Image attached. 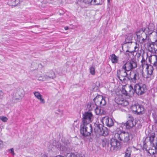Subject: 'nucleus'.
Masks as SVG:
<instances>
[{
    "label": "nucleus",
    "mask_w": 157,
    "mask_h": 157,
    "mask_svg": "<svg viewBox=\"0 0 157 157\" xmlns=\"http://www.w3.org/2000/svg\"><path fill=\"white\" fill-rule=\"evenodd\" d=\"M93 119V115L91 113L86 112L83 114L80 129V133L82 136L86 137L90 135L93 129L90 123L92 121Z\"/></svg>",
    "instance_id": "f257e3e1"
},
{
    "label": "nucleus",
    "mask_w": 157,
    "mask_h": 157,
    "mask_svg": "<svg viewBox=\"0 0 157 157\" xmlns=\"http://www.w3.org/2000/svg\"><path fill=\"white\" fill-rule=\"evenodd\" d=\"M131 134L127 132L118 131L115 134L114 137L124 143H128L130 140Z\"/></svg>",
    "instance_id": "f03ea898"
},
{
    "label": "nucleus",
    "mask_w": 157,
    "mask_h": 157,
    "mask_svg": "<svg viewBox=\"0 0 157 157\" xmlns=\"http://www.w3.org/2000/svg\"><path fill=\"white\" fill-rule=\"evenodd\" d=\"M105 127L101 124H95L94 125V132L97 135L105 136L108 134V132L105 130Z\"/></svg>",
    "instance_id": "7ed1b4c3"
},
{
    "label": "nucleus",
    "mask_w": 157,
    "mask_h": 157,
    "mask_svg": "<svg viewBox=\"0 0 157 157\" xmlns=\"http://www.w3.org/2000/svg\"><path fill=\"white\" fill-rule=\"evenodd\" d=\"M137 67V62L134 59L127 61L122 66L121 69L127 71L132 70Z\"/></svg>",
    "instance_id": "20e7f679"
},
{
    "label": "nucleus",
    "mask_w": 157,
    "mask_h": 157,
    "mask_svg": "<svg viewBox=\"0 0 157 157\" xmlns=\"http://www.w3.org/2000/svg\"><path fill=\"white\" fill-rule=\"evenodd\" d=\"M134 89L135 92L139 95L144 94L147 90L146 85L142 84H136Z\"/></svg>",
    "instance_id": "39448f33"
},
{
    "label": "nucleus",
    "mask_w": 157,
    "mask_h": 157,
    "mask_svg": "<svg viewBox=\"0 0 157 157\" xmlns=\"http://www.w3.org/2000/svg\"><path fill=\"white\" fill-rule=\"evenodd\" d=\"M140 78V74L139 72L134 71H131L129 74V75L127 77V78L130 82L134 83L138 82Z\"/></svg>",
    "instance_id": "423d86ee"
},
{
    "label": "nucleus",
    "mask_w": 157,
    "mask_h": 157,
    "mask_svg": "<svg viewBox=\"0 0 157 157\" xmlns=\"http://www.w3.org/2000/svg\"><path fill=\"white\" fill-rule=\"evenodd\" d=\"M117 139L115 138L110 140L109 144L108 145V147H110L111 150H117L120 148V143Z\"/></svg>",
    "instance_id": "0eeeda50"
},
{
    "label": "nucleus",
    "mask_w": 157,
    "mask_h": 157,
    "mask_svg": "<svg viewBox=\"0 0 157 157\" xmlns=\"http://www.w3.org/2000/svg\"><path fill=\"white\" fill-rule=\"evenodd\" d=\"M25 92L23 88L21 87L18 88L13 94V97L14 99H21L24 97Z\"/></svg>",
    "instance_id": "6e6552de"
},
{
    "label": "nucleus",
    "mask_w": 157,
    "mask_h": 157,
    "mask_svg": "<svg viewBox=\"0 0 157 157\" xmlns=\"http://www.w3.org/2000/svg\"><path fill=\"white\" fill-rule=\"evenodd\" d=\"M127 71L125 70L122 69L117 70V78L121 81H124L125 80V78H127L128 74L126 72Z\"/></svg>",
    "instance_id": "1a4fd4ad"
},
{
    "label": "nucleus",
    "mask_w": 157,
    "mask_h": 157,
    "mask_svg": "<svg viewBox=\"0 0 157 157\" xmlns=\"http://www.w3.org/2000/svg\"><path fill=\"white\" fill-rule=\"evenodd\" d=\"M140 32H137L136 33V35L137 36V38L140 43L142 44L146 42L147 39V35L144 31H142L140 33Z\"/></svg>",
    "instance_id": "9d476101"
},
{
    "label": "nucleus",
    "mask_w": 157,
    "mask_h": 157,
    "mask_svg": "<svg viewBox=\"0 0 157 157\" xmlns=\"http://www.w3.org/2000/svg\"><path fill=\"white\" fill-rule=\"evenodd\" d=\"M102 121L104 124H105L109 127H111L114 125V122L113 120L107 116L103 117Z\"/></svg>",
    "instance_id": "9b49d317"
},
{
    "label": "nucleus",
    "mask_w": 157,
    "mask_h": 157,
    "mask_svg": "<svg viewBox=\"0 0 157 157\" xmlns=\"http://www.w3.org/2000/svg\"><path fill=\"white\" fill-rule=\"evenodd\" d=\"M87 108L90 111L93 109H95V112L97 115H101L102 113V110H101L100 109L98 108L96 105L93 103H91L87 105Z\"/></svg>",
    "instance_id": "f8f14e48"
},
{
    "label": "nucleus",
    "mask_w": 157,
    "mask_h": 157,
    "mask_svg": "<svg viewBox=\"0 0 157 157\" xmlns=\"http://www.w3.org/2000/svg\"><path fill=\"white\" fill-rule=\"evenodd\" d=\"M129 119L125 123L126 128L129 129L133 127L136 124V120H134L132 116H129Z\"/></svg>",
    "instance_id": "ddd939ff"
},
{
    "label": "nucleus",
    "mask_w": 157,
    "mask_h": 157,
    "mask_svg": "<svg viewBox=\"0 0 157 157\" xmlns=\"http://www.w3.org/2000/svg\"><path fill=\"white\" fill-rule=\"evenodd\" d=\"M149 62L153 64L154 67L156 68L157 67V56L153 55L150 56L149 59Z\"/></svg>",
    "instance_id": "4468645a"
},
{
    "label": "nucleus",
    "mask_w": 157,
    "mask_h": 157,
    "mask_svg": "<svg viewBox=\"0 0 157 157\" xmlns=\"http://www.w3.org/2000/svg\"><path fill=\"white\" fill-rule=\"evenodd\" d=\"M155 133H151L149 137V141L151 146L154 147L155 149H157V143L156 142L155 143L153 142L155 137Z\"/></svg>",
    "instance_id": "2eb2a0df"
},
{
    "label": "nucleus",
    "mask_w": 157,
    "mask_h": 157,
    "mask_svg": "<svg viewBox=\"0 0 157 157\" xmlns=\"http://www.w3.org/2000/svg\"><path fill=\"white\" fill-rule=\"evenodd\" d=\"M45 75L47 81H49L51 79H53L56 77L55 72L52 71H50L47 73Z\"/></svg>",
    "instance_id": "dca6fc26"
},
{
    "label": "nucleus",
    "mask_w": 157,
    "mask_h": 157,
    "mask_svg": "<svg viewBox=\"0 0 157 157\" xmlns=\"http://www.w3.org/2000/svg\"><path fill=\"white\" fill-rule=\"evenodd\" d=\"M33 94L38 99L40 100V103L44 104L45 102L44 99L42 98V96L40 94L38 91H35L33 92Z\"/></svg>",
    "instance_id": "f3484780"
},
{
    "label": "nucleus",
    "mask_w": 157,
    "mask_h": 157,
    "mask_svg": "<svg viewBox=\"0 0 157 157\" xmlns=\"http://www.w3.org/2000/svg\"><path fill=\"white\" fill-rule=\"evenodd\" d=\"M133 38V35L132 33H128L125 36V44L132 43L131 41Z\"/></svg>",
    "instance_id": "a211bd4d"
},
{
    "label": "nucleus",
    "mask_w": 157,
    "mask_h": 157,
    "mask_svg": "<svg viewBox=\"0 0 157 157\" xmlns=\"http://www.w3.org/2000/svg\"><path fill=\"white\" fill-rule=\"evenodd\" d=\"M102 99V96H97L94 98V101L95 103V105L97 106L100 105L101 101Z\"/></svg>",
    "instance_id": "6ab92c4d"
},
{
    "label": "nucleus",
    "mask_w": 157,
    "mask_h": 157,
    "mask_svg": "<svg viewBox=\"0 0 157 157\" xmlns=\"http://www.w3.org/2000/svg\"><path fill=\"white\" fill-rule=\"evenodd\" d=\"M138 106L137 108H136L137 111L136 114L138 115L142 114V112H143L144 110V108L143 106L140 105L139 104H138Z\"/></svg>",
    "instance_id": "aec40b11"
},
{
    "label": "nucleus",
    "mask_w": 157,
    "mask_h": 157,
    "mask_svg": "<svg viewBox=\"0 0 157 157\" xmlns=\"http://www.w3.org/2000/svg\"><path fill=\"white\" fill-rule=\"evenodd\" d=\"M111 59L112 63H117L118 61V57L116 56L114 54H112L110 56Z\"/></svg>",
    "instance_id": "412c9836"
},
{
    "label": "nucleus",
    "mask_w": 157,
    "mask_h": 157,
    "mask_svg": "<svg viewBox=\"0 0 157 157\" xmlns=\"http://www.w3.org/2000/svg\"><path fill=\"white\" fill-rule=\"evenodd\" d=\"M146 68L147 70L148 74L151 75L153 73V70H154L153 66L150 65L148 66H147Z\"/></svg>",
    "instance_id": "4be33fe9"
},
{
    "label": "nucleus",
    "mask_w": 157,
    "mask_h": 157,
    "mask_svg": "<svg viewBox=\"0 0 157 157\" xmlns=\"http://www.w3.org/2000/svg\"><path fill=\"white\" fill-rule=\"evenodd\" d=\"M141 62V67L142 68V69H143L145 67L146 68L147 66H148L149 65L147 64L146 61L144 58H143Z\"/></svg>",
    "instance_id": "5701e85b"
},
{
    "label": "nucleus",
    "mask_w": 157,
    "mask_h": 157,
    "mask_svg": "<svg viewBox=\"0 0 157 157\" xmlns=\"http://www.w3.org/2000/svg\"><path fill=\"white\" fill-rule=\"evenodd\" d=\"M131 152V148L130 147L128 148L125 151L124 157H130Z\"/></svg>",
    "instance_id": "b1692460"
},
{
    "label": "nucleus",
    "mask_w": 157,
    "mask_h": 157,
    "mask_svg": "<svg viewBox=\"0 0 157 157\" xmlns=\"http://www.w3.org/2000/svg\"><path fill=\"white\" fill-rule=\"evenodd\" d=\"M102 3V0H93L92 3H91V4L96 5L101 4Z\"/></svg>",
    "instance_id": "393cba45"
},
{
    "label": "nucleus",
    "mask_w": 157,
    "mask_h": 157,
    "mask_svg": "<svg viewBox=\"0 0 157 157\" xmlns=\"http://www.w3.org/2000/svg\"><path fill=\"white\" fill-rule=\"evenodd\" d=\"M139 104H137L133 105L131 107V109L133 113L136 114V111H137L136 108L138 107V105Z\"/></svg>",
    "instance_id": "a878e982"
},
{
    "label": "nucleus",
    "mask_w": 157,
    "mask_h": 157,
    "mask_svg": "<svg viewBox=\"0 0 157 157\" xmlns=\"http://www.w3.org/2000/svg\"><path fill=\"white\" fill-rule=\"evenodd\" d=\"M19 2V0H11V4L12 6H15L18 5Z\"/></svg>",
    "instance_id": "bb28decb"
},
{
    "label": "nucleus",
    "mask_w": 157,
    "mask_h": 157,
    "mask_svg": "<svg viewBox=\"0 0 157 157\" xmlns=\"http://www.w3.org/2000/svg\"><path fill=\"white\" fill-rule=\"evenodd\" d=\"M38 80L41 81H47V79H46V78L45 76V75L43 76H39L37 77Z\"/></svg>",
    "instance_id": "cd10ccee"
},
{
    "label": "nucleus",
    "mask_w": 157,
    "mask_h": 157,
    "mask_svg": "<svg viewBox=\"0 0 157 157\" xmlns=\"http://www.w3.org/2000/svg\"><path fill=\"white\" fill-rule=\"evenodd\" d=\"M102 144L103 147H105L106 145L108 146V145L109 144L108 143V142L106 139H103L102 140Z\"/></svg>",
    "instance_id": "c85d7f7f"
},
{
    "label": "nucleus",
    "mask_w": 157,
    "mask_h": 157,
    "mask_svg": "<svg viewBox=\"0 0 157 157\" xmlns=\"http://www.w3.org/2000/svg\"><path fill=\"white\" fill-rule=\"evenodd\" d=\"M106 104V102L105 99L103 98L102 96V99H101V104L100 106H103L105 105Z\"/></svg>",
    "instance_id": "c756f323"
},
{
    "label": "nucleus",
    "mask_w": 157,
    "mask_h": 157,
    "mask_svg": "<svg viewBox=\"0 0 157 157\" xmlns=\"http://www.w3.org/2000/svg\"><path fill=\"white\" fill-rule=\"evenodd\" d=\"M156 149L155 150L153 149H149L150 151H148V152L151 155L152 154L153 155L155 154L156 153Z\"/></svg>",
    "instance_id": "7c9ffc66"
},
{
    "label": "nucleus",
    "mask_w": 157,
    "mask_h": 157,
    "mask_svg": "<svg viewBox=\"0 0 157 157\" xmlns=\"http://www.w3.org/2000/svg\"><path fill=\"white\" fill-rule=\"evenodd\" d=\"M90 72L92 75H94L95 74V68L93 67H91L90 68Z\"/></svg>",
    "instance_id": "2f4dec72"
},
{
    "label": "nucleus",
    "mask_w": 157,
    "mask_h": 157,
    "mask_svg": "<svg viewBox=\"0 0 157 157\" xmlns=\"http://www.w3.org/2000/svg\"><path fill=\"white\" fill-rule=\"evenodd\" d=\"M0 119L1 120L4 122H6L8 120V118L4 116L0 117Z\"/></svg>",
    "instance_id": "473e14b6"
},
{
    "label": "nucleus",
    "mask_w": 157,
    "mask_h": 157,
    "mask_svg": "<svg viewBox=\"0 0 157 157\" xmlns=\"http://www.w3.org/2000/svg\"><path fill=\"white\" fill-rule=\"evenodd\" d=\"M4 92L0 89V99L2 100L4 97Z\"/></svg>",
    "instance_id": "72a5a7b5"
},
{
    "label": "nucleus",
    "mask_w": 157,
    "mask_h": 157,
    "mask_svg": "<svg viewBox=\"0 0 157 157\" xmlns=\"http://www.w3.org/2000/svg\"><path fill=\"white\" fill-rule=\"evenodd\" d=\"M3 147V141L0 139V149H1Z\"/></svg>",
    "instance_id": "f704fd0d"
},
{
    "label": "nucleus",
    "mask_w": 157,
    "mask_h": 157,
    "mask_svg": "<svg viewBox=\"0 0 157 157\" xmlns=\"http://www.w3.org/2000/svg\"><path fill=\"white\" fill-rule=\"evenodd\" d=\"M10 151L13 155H14V154L13 149V148H12L10 150Z\"/></svg>",
    "instance_id": "c9c22d12"
},
{
    "label": "nucleus",
    "mask_w": 157,
    "mask_h": 157,
    "mask_svg": "<svg viewBox=\"0 0 157 157\" xmlns=\"http://www.w3.org/2000/svg\"><path fill=\"white\" fill-rule=\"evenodd\" d=\"M86 2H87L88 4L90 3L91 4V3H92V2H93V0H85Z\"/></svg>",
    "instance_id": "e433bc0d"
},
{
    "label": "nucleus",
    "mask_w": 157,
    "mask_h": 157,
    "mask_svg": "<svg viewBox=\"0 0 157 157\" xmlns=\"http://www.w3.org/2000/svg\"><path fill=\"white\" fill-rule=\"evenodd\" d=\"M68 157H76V155L74 154H71Z\"/></svg>",
    "instance_id": "4c0bfd02"
},
{
    "label": "nucleus",
    "mask_w": 157,
    "mask_h": 157,
    "mask_svg": "<svg viewBox=\"0 0 157 157\" xmlns=\"http://www.w3.org/2000/svg\"><path fill=\"white\" fill-rule=\"evenodd\" d=\"M60 146H61V145L60 144H58V145L57 146H56V147H57V148H59V147H60Z\"/></svg>",
    "instance_id": "58836bf2"
},
{
    "label": "nucleus",
    "mask_w": 157,
    "mask_h": 157,
    "mask_svg": "<svg viewBox=\"0 0 157 157\" xmlns=\"http://www.w3.org/2000/svg\"><path fill=\"white\" fill-rule=\"evenodd\" d=\"M124 94L126 95H127L128 94V92L125 90V93H124Z\"/></svg>",
    "instance_id": "ea45409f"
},
{
    "label": "nucleus",
    "mask_w": 157,
    "mask_h": 157,
    "mask_svg": "<svg viewBox=\"0 0 157 157\" xmlns=\"http://www.w3.org/2000/svg\"><path fill=\"white\" fill-rule=\"evenodd\" d=\"M56 157H64L63 156H61V155H58L57 156H56Z\"/></svg>",
    "instance_id": "a19ab883"
},
{
    "label": "nucleus",
    "mask_w": 157,
    "mask_h": 157,
    "mask_svg": "<svg viewBox=\"0 0 157 157\" xmlns=\"http://www.w3.org/2000/svg\"><path fill=\"white\" fill-rule=\"evenodd\" d=\"M64 29L65 30H67L68 29V27H66L64 28Z\"/></svg>",
    "instance_id": "79ce46f5"
},
{
    "label": "nucleus",
    "mask_w": 157,
    "mask_h": 157,
    "mask_svg": "<svg viewBox=\"0 0 157 157\" xmlns=\"http://www.w3.org/2000/svg\"><path fill=\"white\" fill-rule=\"evenodd\" d=\"M157 41V40H155V42H154V43H153L154 44H157V43H156Z\"/></svg>",
    "instance_id": "37998d69"
},
{
    "label": "nucleus",
    "mask_w": 157,
    "mask_h": 157,
    "mask_svg": "<svg viewBox=\"0 0 157 157\" xmlns=\"http://www.w3.org/2000/svg\"><path fill=\"white\" fill-rule=\"evenodd\" d=\"M96 85L97 84H98V86H97L98 87V86H99V82H96Z\"/></svg>",
    "instance_id": "c03bdc74"
},
{
    "label": "nucleus",
    "mask_w": 157,
    "mask_h": 157,
    "mask_svg": "<svg viewBox=\"0 0 157 157\" xmlns=\"http://www.w3.org/2000/svg\"><path fill=\"white\" fill-rule=\"evenodd\" d=\"M129 87H130V89H133V87H132V86H131V85H130V86H129Z\"/></svg>",
    "instance_id": "a18cd8bd"
},
{
    "label": "nucleus",
    "mask_w": 157,
    "mask_h": 157,
    "mask_svg": "<svg viewBox=\"0 0 157 157\" xmlns=\"http://www.w3.org/2000/svg\"><path fill=\"white\" fill-rule=\"evenodd\" d=\"M110 0H107V1L109 4L110 3Z\"/></svg>",
    "instance_id": "49530a36"
},
{
    "label": "nucleus",
    "mask_w": 157,
    "mask_h": 157,
    "mask_svg": "<svg viewBox=\"0 0 157 157\" xmlns=\"http://www.w3.org/2000/svg\"><path fill=\"white\" fill-rule=\"evenodd\" d=\"M126 52H130V51H129L128 50H127L126 51Z\"/></svg>",
    "instance_id": "de8ad7c7"
},
{
    "label": "nucleus",
    "mask_w": 157,
    "mask_h": 157,
    "mask_svg": "<svg viewBox=\"0 0 157 157\" xmlns=\"http://www.w3.org/2000/svg\"><path fill=\"white\" fill-rule=\"evenodd\" d=\"M137 48V47H135V50H136V48Z\"/></svg>",
    "instance_id": "09e8293b"
},
{
    "label": "nucleus",
    "mask_w": 157,
    "mask_h": 157,
    "mask_svg": "<svg viewBox=\"0 0 157 157\" xmlns=\"http://www.w3.org/2000/svg\"><path fill=\"white\" fill-rule=\"evenodd\" d=\"M124 124H122V125H123L124 126Z\"/></svg>",
    "instance_id": "8fccbe9b"
},
{
    "label": "nucleus",
    "mask_w": 157,
    "mask_h": 157,
    "mask_svg": "<svg viewBox=\"0 0 157 157\" xmlns=\"http://www.w3.org/2000/svg\"><path fill=\"white\" fill-rule=\"evenodd\" d=\"M92 140V139H91L90 140V141H91Z\"/></svg>",
    "instance_id": "3c124183"
},
{
    "label": "nucleus",
    "mask_w": 157,
    "mask_h": 157,
    "mask_svg": "<svg viewBox=\"0 0 157 157\" xmlns=\"http://www.w3.org/2000/svg\"><path fill=\"white\" fill-rule=\"evenodd\" d=\"M149 27H150V26H149ZM148 29H149V28H148Z\"/></svg>",
    "instance_id": "603ef678"
},
{
    "label": "nucleus",
    "mask_w": 157,
    "mask_h": 157,
    "mask_svg": "<svg viewBox=\"0 0 157 157\" xmlns=\"http://www.w3.org/2000/svg\"><path fill=\"white\" fill-rule=\"evenodd\" d=\"M75 122H76V121H74Z\"/></svg>",
    "instance_id": "864d4df0"
}]
</instances>
